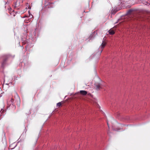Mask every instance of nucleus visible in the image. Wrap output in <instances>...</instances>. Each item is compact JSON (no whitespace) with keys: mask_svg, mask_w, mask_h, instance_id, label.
I'll return each mask as SVG.
<instances>
[{"mask_svg":"<svg viewBox=\"0 0 150 150\" xmlns=\"http://www.w3.org/2000/svg\"><path fill=\"white\" fill-rule=\"evenodd\" d=\"M99 108H100V106H99Z\"/></svg>","mask_w":150,"mask_h":150,"instance_id":"15","label":"nucleus"},{"mask_svg":"<svg viewBox=\"0 0 150 150\" xmlns=\"http://www.w3.org/2000/svg\"><path fill=\"white\" fill-rule=\"evenodd\" d=\"M13 12L14 11H13V12L11 13V15H13L14 16H15V13Z\"/></svg>","mask_w":150,"mask_h":150,"instance_id":"11","label":"nucleus"},{"mask_svg":"<svg viewBox=\"0 0 150 150\" xmlns=\"http://www.w3.org/2000/svg\"><path fill=\"white\" fill-rule=\"evenodd\" d=\"M5 110L3 109H1L0 110V116H1L5 115Z\"/></svg>","mask_w":150,"mask_h":150,"instance_id":"3","label":"nucleus"},{"mask_svg":"<svg viewBox=\"0 0 150 150\" xmlns=\"http://www.w3.org/2000/svg\"><path fill=\"white\" fill-rule=\"evenodd\" d=\"M103 40L102 41V43L101 44V46H100V48L102 49L101 50H100V51H101V52L103 51Z\"/></svg>","mask_w":150,"mask_h":150,"instance_id":"7","label":"nucleus"},{"mask_svg":"<svg viewBox=\"0 0 150 150\" xmlns=\"http://www.w3.org/2000/svg\"><path fill=\"white\" fill-rule=\"evenodd\" d=\"M16 7H17V6H16Z\"/></svg>","mask_w":150,"mask_h":150,"instance_id":"16","label":"nucleus"},{"mask_svg":"<svg viewBox=\"0 0 150 150\" xmlns=\"http://www.w3.org/2000/svg\"><path fill=\"white\" fill-rule=\"evenodd\" d=\"M45 4H47V6H48V8H50V7H52L53 6H51L50 7L49 6L51 5H53L54 4V3H51L50 2H49L47 4L46 3Z\"/></svg>","mask_w":150,"mask_h":150,"instance_id":"6","label":"nucleus"},{"mask_svg":"<svg viewBox=\"0 0 150 150\" xmlns=\"http://www.w3.org/2000/svg\"><path fill=\"white\" fill-rule=\"evenodd\" d=\"M106 42L104 41V47L106 45Z\"/></svg>","mask_w":150,"mask_h":150,"instance_id":"12","label":"nucleus"},{"mask_svg":"<svg viewBox=\"0 0 150 150\" xmlns=\"http://www.w3.org/2000/svg\"><path fill=\"white\" fill-rule=\"evenodd\" d=\"M79 92L80 94L83 96H85L87 93V91L83 90L80 91Z\"/></svg>","mask_w":150,"mask_h":150,"instance_id":"4","label":"nucleus"},{"mask_svg":"<svg viewBox=\"0 0 150 150\" xmlns=\"http://www.w3.org/2000/svg\"><path fill=\"white\" fill-rule=\"evenodd\" d=\"M14 100L11 98L8 100L7 102V104L10 107L11 105H13V101Z\"/></svg>","mask_w":150,"mask_h":150,"instance_id":"2","label":"nucleus"},{"mask_svg":"<svg viewBox=\"0 0 150 150\" xmlns=\"http://www.w3.org/2000/svg\"><path fill=\"white\" fill-rule=\"evenodd\" d=\"M110 35H113L114 34L115 32L112 29H111L108 31Z\"/></svg>","mask_w":150,"mask_h":150,"instance_id":"5","label":"nucleus"},{"mask_svg":"<svg viewBox=\"0 0 150 150\" xmlns=\"http://www.w3.org/2000/svg\"><path fill=\"white\" fill-rule=\"evenodd\" d=\"M28 17H30V18L29 19V20L32 17V15L30 14H29V16H28Z\"/></svg>","mask_w":150,"mask_h":150,"instance_id":"10","label":"nucleus"},{"mask_svg":"<svg viewBox=\"0 0 150 150\" xmlns=\"http://www.w3.org/2000/svg\"><path fill=\"white\" fill-rule=\"evenodd\" d=\"M100 87V86L99 85H97L96 86V88L97 89H99Z\"/></svg>","mask_w":150,"mask_h":150,"instance_id":"9","label":"nucleus"},{"mask_svg":"<svg viewBox=\"0 0 150 150\" xmlns=\"http://www.w3.org/2000/svg\"><path fill=\"white\" fill-rule=\"evenodd\" d=\"M61 105H62V103H61V102H59V103H57V107H59L61 106Z\"/></svg>","mask_w":150,"mask_h":150,"instance_id":"8","label":"nucleus"},{"mask_svg":"<svg viewBox=\"0 0 150 150\" xmlns=\"http://www.w3.org/2000/svg\"><path fill=\"white\" fill-rule=\"evenodd\" d=\"M27 17V16H25L22 17V18H25Z\"/></svg>","mask_w":150,"mask_h":150,"instance_id":"13","label":"nucleus"},{"mask_svg":"<svg viewBox=\"0 0 150 150\" xmlns=\"http://www.w3.org/2000/svg\"><path fill=\"white\" fill-rule=\"evenodd\" d=\"M10 57V55L9 54H6L4 56V60L3 62L2 63V66H4V64L5 63V62L6 61V60L8 58H9Z\"/></svg>","mask_w":150,"mask_h":150,"instance_id":"1","label":"nucleus"},{"mask_svg":"<svg viewBox=\"0 0 150 150\" xmlns=\"http://www.w3.org/2000/svg\"><path fill=\"white\" fill-rule=\"evenodd\" d=\"M1 96H1V94H0V97H1Z\"/></svg>","mask_w":150,"mask_h":150,"instance_id":"14","label":"nucleus"}]
</instances>
